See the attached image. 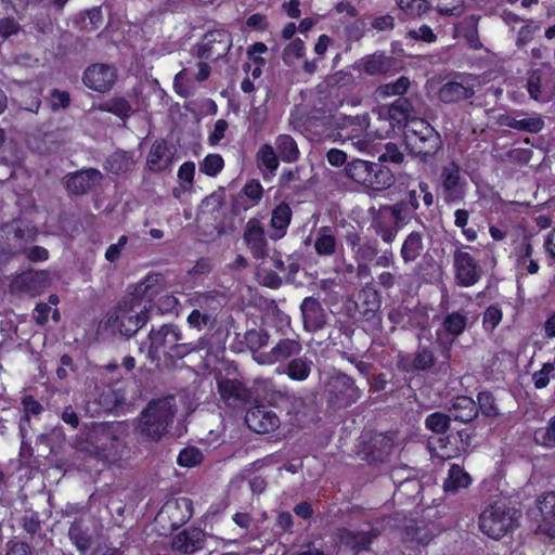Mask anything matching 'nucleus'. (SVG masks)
Masks as SVG:
<instances>
[{"mask_svg":"<svg viewBox=\"0 0 555 555\" xmlns=\"http://www.w3.org/2000/svg\"><path fill=\"white\" fill-rule=\"evenodd\" d=\"M391 67V61L384 54L373 53L354 62L352 68L366 76H384Z\"/></svg>","mask_w":555,"mask_h":555,"instance_id":"obj_28","label":"nucleus"},{"mask_svg":"<svg viewBox=\"0 0 555 555\" xmlns=\"http://www.w3.org/2000/svg\"><path fill=\"white\" fill-rule=\"evenodd\" d=\"M96 109L102 113H109L126 121L134 113L131 103L121 95H114L96 105Z\"/></svg>","mask_w":555,"mask_h":555,"instance_id":"obj_37","label":"nucleus"},{"mask_svg":"<svg viewBox=\"0 0 555 555\" xmlns=\"http://www.w3.org/2000/svg\"><path fill=\"white\" fill-rule=\"evenodd\" d=\"M453 268L455 283L460 287H472L482 276V268L477 260L470 253L461 248H456L453 253Z\"/></svg>","mask_w":555,"mask_h":555,"instance_id":"obj_10","label":"nucleus"},{"mask_svg":"<svg viewBox=\"0 0 555 555\" xmlns=\"http://www.w3.org/2000/svg\"><path fill=\"white\" fill-rule=\"evenodd\" d=\"M503 318L502 309L498 304L490 305L482 315V327L486 332H493Z\"/></svg>","mask_w":555,"mask_h":555,"instance_id":"obj_56","label":"nucleus"},{"mask_svg":"<svg viewBox=\"0 0 555 555\" xmlns=\"http://www.w3.org/2000/svg\"><path fill=\"white\" fill-rule=\"evenodd\" d=\"M270 335L264 328H251L246 331L244 340L247 348L253 352V358L256 361V356L261 354L264 351L260 349L268 345Z\"/></svg>","mask_w":555,"mask_h":555,"instance_id":"obj_46","label":"nucleus"},{"mask_svg":"<svg viewBox=\"0 0 555 555\" xmlns=\"http://www.w3.org/2000/svg\"><path fill=\"white\" fill-rule=\"evenodd\" d=\"M372 162L363 159H354L348 163L345 167L346 176L358 184L367 186L370 177L372 175Z\"/></svg>","mask_w":555,"mask_h":555,"instance_id":"obj_42","label":"nucleus"},{"mask_svg":"<svg viewBox=\"0 0 555 555\" xmlns=\"http://www.w3.org/2000/svg\"><path fill=\"white\" fill-rule=\"evenodd\" d=\"M376 537L377 533L374 530L353 531L347 528H343L338 531L340 544L354 552V554L369 550L370 545Z\"/></svg>","mask_w":555,"mask_h":555,"instance_id":"obj_29","label":"nucleus"},{"mask_svg":"<svg viewBox=\"0 0 555 555\" xmlns=\"http://www.w3.org/2000/svg\"><path fill=\"white\" fill-rule=\"evenodd\" d=\"M478 412L486 417H496L500 414L495 398L491 391L483 390L477 395Z\"/></svg>","mask_w":555,"mask_h":555,"instance_id":"obj_51","label":"nucleus"},{"mask_svg":"<svg viewBox=\"0 0 555 555\" xmlns=\"http://www.w3.org/2000/svg\"><path fill=\"white\" fill-rule=\"evenodd\" d=\"M337 125H341L344 128L353 127V130L362 132L370 126V117L367 114L343 116Z\"/></svg>","mask_w":555,"mask_h":555,"instance_id":"obj_61","label":"nucleus"},{"mask_svg":"<svg viewBox=\"0 0 555 555\" xmlns=\"http://www.w3.org/2000/svg\"><path fill=\"white\" fill-rule=\"evenodd\" d=\"M404 143L410 154L423 163L431 160L442 149L439 132L424 119L409 126L404 131Z\"/></svg>","mask_w":555,"mask_h":555,"instance_id":"obj_2","label":"nucleus"},{"mask_svg":"<svg viewBox=\"0 0 555 555\" xmlns=\"http://www.w3.org/2000/svg\"><path fill=\"white\" fill-rule=\"evenodd\" d=\"M424 236L418 231H412L403 240L400 256L404 263L414 262L424 250Z\"/></svg>","mask_w":555,"mask_h":555,"instance_id":"obj_38","label":"nucleus"},{"mask_svg":"<svg viewBox=\"0 0 555 555\" xmlns=\"http://www.w3.org/2000/svg\"><path fill=\"white\" fill-rule=\"evenodd\" d=\"M312 361L307 358L295 357L291 359L283 373L294 382H304L306 380L312 371Z\"/></svg>","mask_w":555,"mask_h":555,"instance_id":"obj_40","label":"nucleus"},{"mask_svg":"<svg viewBox=\"0 0 555 555\" xmlns=\"http://www.w3.org/2000/svg\"><path fill=\"white\" fill-rule=\"evenodd\" d=\"M134 163L133 152L117 149L107 156L103 164V168L112 175L121 176L131 171Z\"/></svg>","mask_w":555,"mask_h":555,"instance_id":"obj_31","label":"nucleus"},{"mask_svg":"<svg viewBox=\"0 0 555 555\" xmlns=\"http://www.w3.org/2000/svg\"><path fill=\"white\" fill-rule=\"evenodd\" d=\"M22 405L24 411L23 420L27 422L31 416H37L43 412L42 404L31 395L22 397Z\"/></svg>","mask_w":555,"mask_h":555,"instance_id":"obj_63","label":"nucleus"},{"mask_svg":"<svg viewBox=\"0 0 555 555\" xmlns=\"http://www.w3.org/2000/svg\"><path fill=\"white\" fill-rule=\"evenodd\" d=\"M337 241L330 227H322L317 233L314 250L319 256H332L336 253Z\"/></svg>","mask_w":555,"mask_h":555,"instance_id":"obj_44","label":"nucleus"},{"mask_svg":"<svg viewBox=\"0 0 555 555\" xmlns=\"http://www.w3.org/2000/svg\"><path fill=\"white\" fill-rule=\"evenodd\" d=\"M302 350L301 341L298 338H282L270 351L256 356V362L260 365H273L289 361L299 356Z\"/></svg>","mask_w":555,"mask_h":555,"instance_id":"obj_19","label":"nucleus"},{"mask_svg":"<svg viewBox=\"0 0 555 555\" xmlns=\"http://www.w3.org/2000/svg\"><path fill=\"white\" fill-rule=\"evenodd\" d=\"M47 284L48 276L43 271L23 272L12 282V285L16 289L29 295L30 297L40 295L47 287Z\"/></svg>","mask_w":555,"mask_h":555,"instance_id":"obj_27","label":"nucleus"},{"mask_svg":"<svg viewBox=\"0 0 555 555\" xmlns=\"http://www.w3.org/2000/svg\"><path fill=\"white\" fill-rule=\"evenodd\" d=\"M158 283V275L149 273L143 281L137 284L134 292L129 296L143 298L151 306L153 297L156 295L155 286Z\"/></svg>","mask_w":555,"mask_h":555,"instance_id":"obj_49","label":"nucleus"},{"mask_svg":"<svg viewBox=\"0 0 555 555\" xmlns=\"http://www.w3.org/2000/svg\"><path fill=\"white\" fill-rule=\"evenodd\" d=\"M172 420L173 410L168 401H151L141 412V434L153 441H157L167 433Z\"/></svg>","mask_w":555,"mask_h":555,"instance_id":"obj_4","label":"nucleus"},{"mask_svg":"<svg viewBox=\"0 0 555 555\" xmlns=\"http://www.w3.org/2000/svg\"><path fill=\"white\" fill-rule=\"evenodd\" d=\"M203 453L196 447L183 448L177 457V463L181 467H194L202 463Z\"/></svg>","mask_w":555,"mask_h":555,"instance_id":"obj_55","label":"nucleus"},{"mask_svg":"<svg viewBox=\"0 0 555 555\" xmlns=\"http://www.w3.org/2000/svg\"><path fill=\"white\" fill-rule=\"evenodd\" d=\"M429 443L435 446L436 455L441 460H451L461 455L457 437L453 434L441 436L435 442L430 441Z\"/></svg>","mask_w":555,"mask_h":555,"instance_id":"obj_43","label":"nucleus"},{"mask_svg":"<svg viewBox=\"0 0 555 555\" xmlns=\"http://www.w3.org/2000/svg\"><path fill=\"white\" fill-rule=\"evenodd\" d=\"M217 388L221 399L228 405H243L248 403L251 399L250 390L243 382L236 378H218Z\"/></svg>","mask_w":555,"mask_h":555,"instance_id":"obj_24","label":"nucleus"},{"mask_svg":"<svg viewBox=\"0 0 555 555\" xmlns=\"http://www.w3.org/2000/svg\"><path fill=\"white\" fill-rule=\"evenodd\" d=\"M472 483L473 478L463 466L451 464L442 488L447 494H455L461 490L468 489Z\"/></svg>","mask_w":555,"mask_h":555,"instance_id":"obj_32","label":"nucleus"},{"mask_svg":"<svg viewBox=\"0 0 555 555\" xmlns=\"http://www.w3.org/2000/svg\"><path fill=\"white\" fill-rule=\"evenodd\" d=\"M304 328L309 333L321 331L326 325V313L321 302L312 297H306L300 304Z\"/></svg>","mask_w":555,"mask_h":555,"instance_id":"obj_25","label":"nucleus"},{"mask_svg":"<svg viewBox=\"0 0 555 555\" xmlns=\"http://www.w3.org/2000/svg\"><path fill=\"white\" fill-rule=\"evenodd\" d=\"M193 516V502L189 498H177L167 501L159 509L157 518L167 522L170 530H177Z\"/></svg>","mask_w":555,"mask_h":555,"instance_id":"obj_12","label":"nucleus"},{"mask_svg":"<svg viewBox=\"0 0 555 555\" xmlns=\"http://www.w3.org/2000/svg\"><path fill=\"white\" fill-rule=\"evenodd\" d=\"M379 254L378 242L376 238L365 237L362 244L357 248L354 253V259L357 262H373Z\"/></svg>","mask_w":555,"mask_h":555,"instance_id":"obj_50","label":"nucleus"},{"mask_svg":"<svg viewBox=\"0 0 555 555\" xmlns=\"http://www.w3.org/2000/svg\"><path fill=\"white\" fill-rule=\"evenodd\" d=\"M276 152L284 163H295L299 159L300 152L295 139L289 134H279L274 141Z\"/></svg>","mask_w":555,"mask_h":555,"instance_id":"obj_41","label":"nucleus"},{"mask_svg":"<svg viewBox=\"0 0 555 555\" xmlns=\"http://www.w3.org/2000/svg\"><path fill=\"white\" fill-rule=\"evenodd\" d=\"M378 160L383 165L386 163L400 165L404 160V155L397 144L389 142L385 145L384 152L378 156Z\"/></svg>","mask_w":555,"mask_h":555,"instance_id":"obj_60","label":"nucleus"},{"mask_svg":"<svg viewBox=\"0 0 555 555\" xmlns=\"http://www.w3.org/2000/svg\"><path fill=\"white\" fill-rule=\"evenodd\" d=\"M515 254V267L518 272L526 266L527 261L533 256V247L528 238H525L514 249Z\"/></svg>","mask_w":555,"mask_h":555,"instance_id":"obj_59","label":"nucleus"},{"mask_svg":"<svg viewBox=\"0 0 555 555\" xmlns=\"http://www.w3.org/2000/svg\"><path fill=\"white\" fill-rule=\"evenodd\" d=\"M468 326V313L465 310L446 312L441 315L436 330V343L440 347L446 360L451 357V350L457 338Z\"/></svg>","mask_w":555,"mask_h":555,"instance_id":"obj_5","label":"nucleus"},{"mask_svg":"<svg viewBox=\"0 0 555 555\" xmlns=\"http://www.w3.org/2000/svg\"><path fill=\"white\" fill-rule=\"evenodd\" d=\"M104 176L96 168H82L65 177V189L72 195H85L99 185Z\"/></svg>","mask_w":555,"mask_h":555,"instance_id":"obj_18","label":"nucleus"},{"mask_svg":"<svg viewBox=\"0 0 555 555\" xmlns=\"http://www.w3.org/2000/svg\"><path fill=\"white\" fill-rule=\"evenodd\" d=\"M544 125L545 124L543 118L539 115H535L532 117L519 119L516 130L535 134L544 128Z\"/></svg>","mask_w":555,"mask_h":555,"instance_id":"obj_62","label":"nucleus"},{"mask_svg":"<svg viewBox=\"0 0 555 555\" xmlns=\"http://www.w3.org/2000/svg\"><path fill=\"white\" fill-rule=\"evenodd\" d=\"M242 192L254 205H257L263 197V186L257 179L248 180Z\"/></svg>","mask_w":555,"mask_h":555,"instance_id":"obj_64","label":"nucleus"},{"mask_svg":"<svg viewBox=\"0 0 555 555\" xmlns=\"http://www.w3.org/2000/svg\"><path fill=\"white\" fill-rule=\"evenodd\" d=\"M292 217V208L286 202H281L272 209L270 220V227L274 230V234L271 235L272 240H281L286 235Z\"/></svg>","mask_w":555,"mask_h":555,"instance_id":"obj_34","label":"nucleus"},{"mask_svg":"<svg viewBox=\"0 0 555 555\" xmlns=\"http://www.w3.org/2000/svg\"><path fill=\"white\" fill-rule=\"evenodd\" d=\"M245 423L257 434H269L278 429L281 422L278 415L264 404H255L247 410Z\"/></svg>","mask_w":555,"mask_h":555,"instance_id":"obj_20","label":"nucleus"},{"mask_svg":"<svg viewBox=\"0 0 555 555\" xmlns=\"http://www.w3.org/2000/svg\"><path fill=\"white\" fill-rule=\"evenodd\" d=\"M371 228L384 243L391 244L396 240L401 225L397 224L387 212L380 211L372 219Z\"/></svg>","mask_w":555,"mask_h":555,"instance_id":"obj_35","label":"nucleus"},{"mask_svg":"<svg viewBox=\"0 0 555 555\" xmlns=\"http://www.w3.org/2000/svg\"><path fill=\"white\" fill-rule=\"evenodd\" d=\"M474 95V86L467 76L461 73H455L452 78L443 79L437 91V99L443 104H456L470 100Z\"/></svg>","mask_w":555,"mask_h":555,"instance_id":"obj_9","label":"nucleus"},{"mask_svg":"<svg viewBox=\"0 0 555 555\" xmlns=\"http://www.w3.org/2000/svg\"><path fill=\"white\" fill-rule=\"evenodd\" d=\"M279 158L278 152L269 143L262 144L256 154L258 166L264 168L270 173H274L278 170L280 165Z\"/></svg>","mask_w":555,"mask_h":555,"instance_id":"obj_47","label":"nucleus"},{"mask_svg":"<svg viewBox=\"0 0 555 555\" xmlns=\"http://www.w3.org/2000/svg\"><path fill=\"white\" fill-rule=\"evenodd\" d=\"M533 440L542 447H555V415L551 417L546 427H540L534 430Z\"/></svg>","mask_w":555,"mask_h":555,"instance_id":"obj_53","label":"nucleus"},{"mask_svg":"<svg viewBox=\"0 0 555 555\" xmlns=\"http://www.w3.org/2000/svg\"><path fill=\"white\" fill-rule=\"evenodd\" d=\"M178 181L183 191H190L193 188L195 176L194 162H184L178 169Z\"/></svg>","mask_w":555,"mask_h":555,"instance_id":"obj_58","label":"nucleus"},{"mask_svg":"<svg viewBox=\"0 0 555 555\" xmlns=\"http://www.w3.org/2000/svg\"><path fill=\"white\" fill-rule=\"evenodd\" d=\"M515 511L502 500L490 503L479 515V528L491 539L499 540L515 527Z\"/></svg>","mask_w":555,"mask_h":555,"instance_id":"obj_3","label":"nucleus"},{"mask_svg":"<svg viewBox=\"0 0 555 555\" xmlns=\"http://www.w3.org/2000/svg\"><path fill=\"white\" fill-rule=\"evenodd\" d=\"M206 538L207 534L203 529L191 526L172 537L170 548L179 555H193L205 547Z\"/></svg>","mask_w":555,"mask_h":555,"instance_id":"obj_17","label":"nucleus"},{"mask_svg":"<svg viewBox=\"0 0 555 555\" xmlns=\"http://www.w3.org/2000/svg\"><path fill=\"white\" fill-rule=\"evenodd\" d=\"M224 167V160L220 154L211 153L199 163V171L208 177L218 176Z\"/></svg>","mask_w":555,"mask_h":555,"instance_id":"obj_52","label":"nucleus"},{"mask_svg":"<svg viewBox=\"0 0 555 555\" xmlns=\"http://www.w3.org/2000/svg\"><path fill=\"white\" fill-rule=\"evenodd\" d=\"M451 420L467 424L478 415L476 401L467 396L456 397L449 409Z\"/></svg>","mask_w":555,"mask_h":555,"instance_id":"obj_33","label":"nucleus"},{"mask_svg":"<svg viewBox=\"0 0 555 555\" xmlns=\"http://www.w3.org/2000/svg\"><path fill=\"white\" fill-rule=\"evenodd\" d=\"M369 179L366 188L374 191L387 190L395 183L393 172L382 163L372 164V175Z\"/></svg>","mask_w":555,"mask_h":555,"instance_id":"obj_39","label":"nucleus"},{"mask_svg":"<svg viewBox=\"0 0 555 555\" xmlns=\"http://www.w3.org/2000/svg\"><path fill=\"white\" fill-rule=\"evenodd\" d=\"M440 184L446 203H460L464 199L466 181L462 178L461 168L455 162H451L441 168Z\"/></svg>","mask_w":555,"mask_h":555,"instance_id":"obj_13","label":"nucleus"},{"mask_svg":"<svg viewBox=\"0 0 555 555\" xmlns=\"http://www.w3.org/2000/svg\"><path fill=\"white\" fill-rule=\"evenodd\" d=\"M118 79L115 65L94 63L89 65L82 75L83 85L93 91L106 93L111 91Z\"/></svg>","mask_w":555,"mask_h":555,"instance_id":"obj_11","label":"nucleus"},{"mask_svg":"<svg viewBox=\"0 0 555 555\" xmlns=\"http://www.w3.org/2000/svg\"><path fill=\"white\" fill-rule=\"evenodd\" d=\"M173 154L170 153L167 141L156 140L146 156V168L149 171L159 173L171 170Z\"/></svg>","mask_w":555,"mask_h":555,"instance_id":"obj_26","label":"nucleus"},{"mask_svg":"<svg viewBox=\"0 0 555 555\" xmlns=\"http://www.w3.org/2000/svg\"><path fill=\"white\" fill-rule=\"evenodd\" d=\"M243 238L255 259H263L268 255L266 232L259 219L250 218L247 221Z\"/></svg>","mask_w":555,"mask_h":555,"instance_id":"obj_23","label":"nucleus"},{"mask_svg":"<svg viewBox=\"0 0 555 555\" xmlns=\"http://www.w3.org/2000/svg\"><path fill=\"white\" fill-rule=\"evenodd\" d=\"M195 310H202L215 318L224 305V296L218 291H209L205 293H196L193 298Z\"/></svg>","mask_w":555,"mask_h":555,"instance_id":"obj_36","label":"nucleus"},{"mask_svg":"<svg viewBox=\"0 0 555 555\" xmlns=\"http://www.w3.org/2000/svg\"><path fill=\"white\" fill-rule=\"evenodd\" d=\"M150 305L138 296L124 297L107 318V325L129 338L146 324Z\"/></svg>","mask_w":555,"mask_h":555,"instance_id":"obj_1","label":"nucleus"},{"mask_svg":"<svg viewBox=\"0 0 555 555\" xmlns=\"http://www.w3.org/2000/svg\"><path fill=\"white\" fill-rule=\"evenodd\" d=\"M451 416L443 412H433L428 414L425 418V427L436 434V435H446L451 426Z\"/></svg>","mask_w":555,"mask_h":555,"instance_id":"obj_48","label":"nucleus"},{"mask_svg":"<svg viewBox=\"0 0 555 555\" xmlns=\"http://www.w3.org/2000/svg\"><path fill=\"white\" fill-rule=\"evenodd\" d=\"M92 396L93 399L87 402V409L92 416L112 413L126 400L125 390L111 384L96 385Z\"/></svg>","mask_w":555,"mask_h":555,"instance_id":"obj_8","label":"nucleus"},{"mask_svg":"<svg viewBox=\"0 0 555 555\" xmlns=\"http://www.w3.org/2000/svg\"><path fill=\"white\" fill-rule=\"evenodd\" d=\"M68 538L81 554H85L92 544L89 530L82 526L81 521L78 520L72 522L68 529Z\"/></svg>","mask_w":555,"mask_h":555,"instance_id":"obj_45","label":"nucleus"},{"mask_svg":"<svg viewBox=\"0 0 555 555\" xmlns=\"http://www.w3.org/2000/svg\"><path fill=\"white\" fill-rule=\"evenodd\" d=\"M325 393L328 403L337 409L351 406L361 396L354 379L343 372H336L327 378Z\"/></svg>","mask_w":555,"mask_h":555,"instance_id":"obj_6","label":"nucleus"},{"mask_svg":"<svg viewBox=\"0 0 555 555\" xmlns=\"http://www.w3.org/2000/svg\"><path fill=\"white\" fill-rule=\"evenodd\" d=\"M262 398L270 406L285 411L287 414L297 413L302 404L301 397L297 396L295 391L287 387H279L273 383L263 387Z\"/></svg>","mask_w":555,"mask_h":555,"instance_id":"obj_16","label":"nucleus"},{"mask_svg":"<svg viewBox=\"0 0 555 555\" xmlns=\"http://www.w3.org/2000/svg\"><path fill=\"white\" fill-rule=\"evenodd\" d=\"M387 116L390 121L391 128L408 129L410 125L417 121L416 111L410 98H397L387 106Z\"/></svg>","mask_w":555,"mask_h":555,"instance_id":"obj_21","label":"nucleus"},{"mask_svg":"<svg viewBox=\"0 0 555 555\" xmlns=\"http://www.w3.org/2000/svg\"><path fill=\"white\" fill-rule=\"evenodd\" d=\"M183 338L182 332L178 325L168 323L163 324L158 330L152 328L149 333V356L151 359H159V354L165 356V351L170 350Z\"/></svg>","mask_w":555,"mask_h":555,"instance_id":"obj_14","label":"nucleus"},{"mask_svg":"<svg viewBox=\"0 0 555 555\" xmlns=\"http://www.w3.org/2000/svg\"><path fill=\"white\" fill-rule=\"evenodd\" d=\"M525 88L530 99L547 103L555 95V72L551 66L541 65L528 72Z\"/></svg>","mask_w":555,"mask_h":555,"instance_id":"obj_7","label":"nucleus"},{"mask_svg":"<svg viewBox=\"0 0 555 555\" xmlns=\"http://www.w3.org/2000/svg\"><path fill=\"white\" fill-rule=\"evenodd\" d=\"M410 79L405 76H400L396 81L380 86V91L386 96H405L410 88Z\"/></svg>","mask_w":555,"mask_h":555,"instance_id":"obj_57","label":"nucleus"},{"mask_svg":"<svg viewBox=\"0 0 555 555\" xmlns=\"http://www.w3.org/2000/svg\"><path fill=\"white\" fill-rule=\"evenodd\" d=\"M232 46L231 35L225 29L209 30L204 36V42L198 47L199 59L218 61L225 56Z\"/></svg>","mask_w":555,"mask_h":555,"instance_id":"obj_15","label":"nucleus"},{"mask_svg":"<svg viewBox=\"0 0 555 555\" xmlns=\"http://www.w3.org/2000/svg\"><path fill=\"white\" fill-rule=\"evenodd\" d=\"M436 363V357L430 346H418L413 354H403L398 358L397 366L404 373L429 371Z\"/></svg>","mask_w":555,"mask_h":555,"instance_id":"obj_22","label":"nucleus"},{"mask_svg":"<svg viewBox=\"0 0 555 555\" xmlns=\"http://www.w3.org/2000/svg\"><path fill=\"white\" fill-rule=\"evenodd\" d=\"M190 327L202 331L204 328H212L217 323V318L205 313L202 310L193 309L186 319Z\"/></svg>","mask_w":555,"mask_h":555,"instance_id":"obj_54","label":"nucleus"},{"mask_svg":"<svg viewBox=\"0 0 555 555\" xmlns=\"http://www.w3.org/2000/svg\"><path fill=\"white\" fill-rule=\"evenodd\" d=\"M117 440L118 437L112 426L105 423H93L90 431V443L98 454L102 455L113 449Z\"/></svg>","mask_w":555,"mask_h":555,"instance_id":"obj_30","label":"nucleus"}]
</instances>
